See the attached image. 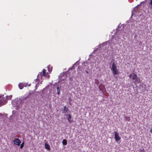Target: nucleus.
Returning a JSON list of instances; mask_svg holds the SVG:
<instances>
[{"instance_id": "obj_1", "label": "nucleus", "mask_w": 152, "mask_h": 152, "mask_svg": "<svg viewBox=\"0 0 152 152\" xmlns=\"http://www.w3.org/2000/svg\"><path fill=\"white\" fill-rule=\"evenodd\" d=\"M129 76V78L133 80V83L135 84L139 83L140 82V78L138 77L136 73L134 72L131 73Z\"/></svg>"}, {"instance_id": "obj_2", "label": "nucleus", "mask_w": 152, "mask_h": 152, "mask_svg": "<svg viewBox=\"0 0 152 152\" xmlns=\"http://www.w3.org/2000/svg\"><path fill=\"white\" fill-rule=\"evenodd\" d=\"M12 104L14 107H15V108L17 110V109L20 107L21 106V100L20 99H15L12 102Z\"/></svg>"}, {"instance_id": "obj_3", "label": "nucleus", "mask_w": 152, "mask_h": 152, "mask_svg": "<svg viewBox=\"0 0 152 152\" xmlns=\"http://www.w3.org/2000/svg\"><path fill=\"white\" fill-rule=\"evenodd\" d=\"M110 68L114 75L118 74L119 70L117 68V65L115 64V62H113L112 64L110 66Z\"/></svg>"}, {"instance_id": "obj_4", "label": "nucleus", "mask_w": 152, "mask_h": 152, "mask_svg": "<svg viewBox=\"0 0 152 152\" xmlns=\"http://www.w3.org/2000/svg\"><path fill=\"white\" fill-rule=\"evenodd\" d=\"M2 96L0 95V98H1ZM7 99L5 97H3L1 99H0V107L5 104L7 102Z\"/></svg>"}, {"instance_id": "obj_5", "label": "nucleus", "mask_w": 152, "mask_h": 152, "mask_svg": "<svg viewBox=\"0 0 152 152\" xmlns=\"http://www.w3.org/2000/svg\"><path fill=\"white\" fill-rule=\"evenodd\" d=\"M114 138L115 141L118 143H120L121 142H119L120 140L121 139V137L119 135L118 133L114 131Z\"/></svg>"}, {"instance_id": "obj_6", "label": "nucleus", "mask_w": 152, "mask_h": 152, "mask_svg": "<svg viewBox=\"0 0 152 152\" xmlns=\"http://www.w3.org/2000/svg\"><path fill=\"white\" fill-rule=\"evenodd\" d=\"M66 116V118L69 124H71L73 121V118L70 114H65L64 115Z\"/></svg>"}, {"instance_id": "obj_7", "label": "nucleus", "mask_w": 152, "mask_h": 152, "mask_svg": "<svg viewBox=\"0 0 152 152\" xmlns=\"http://www.w3.org/2000/svg\"><path fill=\"white\" fill-rule=\"evenodd\" d=\"M62 113L63 114H66L68 113V112L69 111V109L68 107L66 106H64L62 109Z\"/></svg>"}, {"instance_id": "obj_8", "label": "nucleus", "mask_w": 152, "mask_h": 152, "mask_svg": "<svg viewBox=\"0 0 152 152\" xmlns=\"http://www.w3.org/2000/svg\"><path fill=\"white\" fill-rule=\"evenodd\" d=\"M14 143L16 145H18L19 146L20 145V144L21 143V141L18 139L17 138H15L13 141Z\"/></svg>"}, {"instance_id": "obj_9", "label": "nucleus", "mask_w": 152, "mask_h": 152, "mask_svg": "<svg viewBox=\"0 0 152 152\" xmlns=\"http://www.w3.org/2000/svg\"><path fill=\"white\" fill-rule=\"evenodd\" d=\"M42 72H39L37 75V77L39 78H41L42 77L45 76V70L43 69L42 70Z\"/></svg>"}, {"instance_id": "obj_10", "label": "nucleus", "mask_w": 152, "mask_h": 152, "mask_svg": "<svg viewBox=\"0 0 152 152\" xmlns=\"http://www.w3.org/2000/svg\"><path fill=\"white\" fill-rule=\"evenodd\" d=\"M85 65H84L81 67H78V72L79 74H82L84 72V69L85 68Z\"/></svg>"}, {"instance_id": "obj_11", "label": "nucleus", "mask_w": 152, "mask_h": 152, "mask_svg": "<svg viewBox=\"0 0 152 152\" xmlns=\"http://www.w3.org/2000/svg\"><path fill=\"white\" fill-rule=\"evenodd\" d=\"M115 39V40H116L117 41H120V37H119L118 36H115L114 37H113L112 39V40L111 43H113V45L115 44V42H113V40L114 39Z\"/></svg>"}, {"instance_id": "obj_12", "label": "nucleus", "mask_w": 152, "mask_h": 152, "mask_svg": "<svg viewBox=\"0 0 152 152\" xmlns=\"http://www.w3.org/2000/svg\"><path fill=\"white\" fill-rule=\"evenodd\" d=\"M61 86H57L56 88V90H57V94L58 95H59L60 94V89H61Z\"/></svg>"}, {"instance_id": "obj_13", "label": "nucleus", "mask_w": 152, "mask_h": 152, "mask_svg": "<svg viewBox=\"0 0 152 152\" xmlns=\"http://www.w3.org/2000/svg\"><path fill=\"white\" fill-rule=\"evenodd\" d=\"M45 148L48 150H50V145L46 143H45Z\"/></svg>"}, {"instance_id": "obj_14", "label": "nucleus", "mask_w": 152, "mask_h": 152, "mask_svg": "<svg viewBox=\"0 0 152 152\" xmlns=\"http://www.w3.org/2000/svg\"><path fill=\"white\" fill-rule=\"evenodd\" d=\"M18 86L20 89H22L24 87V84L22 83H20L18 84Z\"/></svg>"}, {"instance_id": "obj_15", "label": "nucleus", "mask_w": 152, "mask_h": 152, "mask_svg": "<svg viewBox=\"0 0 152 152\" xmlns=\"http://www.w3.org/2000/svg\"><path fill=\"white\" fill-rule=\"evenodd\" d=\"M48 69L49 72H51L52 71V67L50 65H49L48 66Z\"/></svg>"}, {"instance_id": "obj_16", "label": "nucleus", "mask_w": 152, "mask_h": 152, "mask_svg": "<svg viewBox=\"0 0 152 152\" xmlns=\"http://www.w3.org/2000/svg\"><path fill=\"white\" fill-rule=\"evenodd\" d=\"M62 143L64 145H66L67 144V140L65 139H64L63 140Z\"/></svg>"}, {"instance_id": "obj_17", "label": "nucleus", "mask_w": 152, "mask_h": 152, "mask_svg": "<svg viewBox=\"0 0 152 152\" xmlns=\"http://www.w3.org/2000/svg\"><path fill=\"white\" fill-rule=\"evenodd\" d=\"M6 99H7V101L8 100H10V99L12 98V96H5Z\"/></svg>"}, {"instance_id": "obj_18", "label": "nucleus", "mask_w": 152, "mask_h": 152, "mask_svg": "<svg viewBox=\"0 0 152 152\" xmlns=\"http://www.w3.org/2000/svg\"><path fill=\"white\" fill-rule=\"evenodd\" d=\"M95 83L97 85H98L99 84V81L97 79H95Z\"/></svg>"}, {"instance_id": "obj_19", "label": "nucleus", "mask_w": 152, "mask_h": 152, "mask_svg": "<svg viewBox=\"0 0 152 152\" xmlns=\"http://www.w3.org/2000/svg\"><path fill=\"white\" fill-rule=\"evenodd\" d=\"M9 120L10 121V122H12L13 121V119L12 118V115H11L10 116L9 118Z\"/></svg>"}, {"instance_id": "obj_20", "label": "nucleus", "mask_w": 152, "mask_h": 152, "mask_svg": "<svg viewBox=\"0 0 152 152\" xmlns=\"http://www.w3.org/2000/svg\"><path fill=\"white\" fill-rule=\"evenodd\" d=\"M24 144V142H23L20 145V148H23Z\"/></svg>"}, {"instance_id": "obj_21", "label": "nucleus", "mask_w": 152, "mask_h": 152, "mask_svg": "<svg viewBox=\"0 0 152 152\" xmlns=\"http://www.w3.org/2000/svg\"><path fill=\"white\" fill-rule=\"evenodd\" d=\"M115 61V59H114V58H113L112 59H111V64H113L114 62V61Z\"/></svg>"}, {"instance_id": "obj_22", "label": "nucleus", "mask_w": 152, "mask_h": 152, "mask_svg": "<svg viewBox=\"0 0 152 152\" xmlns=\"http://www.w3.org/2000/svg\"><path fill=\"white\" fill-rule=\"evenodd\" d=\"M150 5L151 6L150 8H152V0H151L150 3Z\"/></svg>"}, {"instance_id": "obj_23", "label": "nucleus", "mask_w": 152, "mask_h": 152, "mask_svg": "<svg viewBox=\"0 0 152 152\" xmlns=\"http://www.w3.org/2000/svg\"><path fill=\"white\" fill-rule=\"evenodd\" d=\"M108 42V41H107V42H104V43H102V44L103 45H104V44L106 45V44H107V42Z\"/></svg>"}, {"instance_id": "obj_24", "label": "nucleus", "mask_w": 152, "mask_h": 152, "mask_svg": "<svg viewBox=\"0 0 152 152\" xmlns=\"http://www.w3.org/2000/svg\"><path fill=\"white\" fill-rule=\"evenodd\" d=\"M24 84V87H26L27 86V84L25 83H22Z\"/></svg>"}, {"instance_id": "obj_25", "label": "nucleus", "mask_w": 152, "mask_h": 152, "mask_svg": "<svg viewBox=\"0 0 152 152\" xmlns=\"http://www.w3.org/2000/svg\"><path fill=\"white\" fill-rule=\"evenodd\" d=\"M150 132L152 134V127L151 128L150 131Z\"/></svg>"}, {"instance_id": "obj_26", "label": "nucleus", "mask_w": 152, "mask_h": 152, "mask_svg": "<svg viewBox=\"0 0 152 152\" xmlns=\"http://www.w3.org/2000/svg\"><path fill=\"white\" fill-rule=\"evenodd\" d=\"M84 71H85V72H86L87 74H88V73H89L88 72V71H87V70H85Z\"/></svg>"}, {"instance_id": "obj_27", "label": "nucleus", "mask_w": 152, "mask_h": 152, "mask_svg": "<svg viewBox=\"0 0 152 152\" xmlns=\"http://www.w3.org/2000/svg\"><path fill=\"white\" fill-rule=\"evenodd\" d=\"M72 80V77H70L69 78V80Z\"/></svg>"}, {"instance_id": "obj_28", "label": "nucleus", "mask_w": 152, "mask_h": 152, "mask_svg": "<svg viewBox=\"0 0 152 152\" xmlns=\"http://www.w3.org/2000/svg\"><path fill=\"white\" fill-rule=\"evenodd\" d=\"M72 68H74L73 66L72 67L70 68L69 69V70H71L72 69Z\"/></svg>"}, {"instance_id": "obj_29", "label": "nucleus", "mask_w": 152, "mask_h": 152, "mask_svg": "<svg viewBox=\"0 0 152 152\" xmlns=\"http://www.w3.org/2000/svg\"><path fill=\"white\" fill-rule=\"evenodd\" d=\"M133 13H132V16H131V18H130V19H129V20H131V18H132V16H133Z\"/></svg>"}, {"instance_id": "obj_30", "label": "nucleus", "mask_w": 152, "mask_h": 152, "mask_svg": "<svg viewBox=\"0 0 152 152\" xmlns=\"http://www.w3.org/2000/svg\"><path fill=\"white\" fill-rule=\"evenodd\" d=\"M141 86L142 87V86H143L142 85H140V87H141Z\"/></svg>"}, {"instance_id": "obj_31", "label": "nucleus", "mask_w": 152, "mask_h": 152, "mask_svg": "<svg viewBox=\"0 0 152 152\" xmlns=\"http://www.w3.org/2000/svg\"><path fill=\"white\" fill-rule=\"evenodd\" d=\"M30 86V85H29L28 86Z\"/></svg>"}, {"instance_id": "obj_32", "label": "nucleus", "mask_w": 152, "mask_h": 152, "mask_svg": "<svg viewBox=\"0 0 152 152\" xmlns=\"http://www.w3.org/2000/svg\"><path fill=\"white\" fill-rule=\"evenodd\" d=\"M99 63H99H99H98V64H99Z\"/></svg>"}]
</instances>
